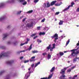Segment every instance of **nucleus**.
<instances>
[{"label":"nucleus","mask_w":79,"mask_h":79,"mask_svg":"<svg viewBox=\"0 0 79 79\" xmlns=\"http://www.w3.org/2000/svg\"><path fill=\"white\" fill-rule=\"evenodd\" d=\"M77 10L78 11H79V8L77 9Z\"/></svg>","instance_id":"nucleus-61"},{"label":"nucleus","mask_w":79,"mask_h":79,"mask_svg":"<svg viewBox=\"0 0 79 79\" xmlns=\"http://www.w3.org/2000/svg\"><path fill=\"white\" fill-rule=\"evenodd\" d=\"M76 55H77V54H79V50H78V51H77L76 52Z\"/></svg>","instance_id":"nucleus-40"},{"label":"nucleus","mask_w":79,"mask_h":79,"mask_svg":"<svg viewBox=\"0 0 79 79\" xmlns=\"http://www.w3.org/2000/svg\"><path fill=\"white\" fill-rule=\"evenodd\" d=\"M62 2H60V3L56 4L55 5H56V6H60V5H62Z\"/></svg>","instance_id":"nucleus-22"},{"label":"nucleus","mask_w":79,"mask_h":79,"mask_svg":"<svg viewBox=\"0 0 79 79\" xmlns=\"http://www.w3.org/2000/svg\"><path fill=\"white\" fill-rule=\"evenodd\" d=\"M50 3H49V2H47V8H48V7H50Z\"/></svg>","instance_id":"nucleus-15"},{"label":"nucleus","mask_w":79,"mask_h":79,"mask_svg":"<svg viewBox=\"0 0 79 79\" xmlns=\"http://www.w3.org/2000/svg\"><path fill=\"white\" fill-rule=\"evenodd\" d=\"M26 19H27V18H25L23 20V22H24V21H25V20H26Z\"/></svg>","instance_id":"nucleus-48"},{"label":"nucleus","mask_w":79,"mask_h":79,"mask_svg":"<svg viewBox=\"0 0 79 79\" xmlns=\"http://www.w3.org/2000/svg\"><path fill=\"white\" fill-rule=\"evenodd\" d=\"M8 53H9L8 52L7 53H3L1 54L0 55V58H3V57H4V56H8Z\"/></svg>","instance_id":"nucleus-5"},{"label":"nucleus","mask_w":79,"mask_h":79,"mask_svg":"<svg viewBox=\"0 0 79 79\" xmlns=\"http://www.w3.org/2000/svg\"><path fill=\"white\" fill-rule=\"evenodd\" d=\"M59 54L60 56H63L64 55V53L62 52H59Z\"/></svg>","instance_id":"nucleus-27"},{"label":"nucleus","mask_w":79,"mask_h":79,"mask_svg":"<svg viewBox=\"0 0 79 79\" xmlns=\"http://www.w3.org/2000/svg\"><path fill=\"white\" fill-rule=\"evenodd\" d=\"M4 6V4L1 3L0 4V8H2Z\"/></svg>","instance_id":"nucleus-23"},{"label":"nucleus","mask_w":79,"mask_h":79,"mask_svg":"<svg viewBox=\"0 0 79 79\" xmlns=\"http://www.w3.org/2000/svg\"><path fill=\"white\" fill-rule=\"evenodd\" d=\"M35 56H33L31 57V59H35Z\"/></svg>","instance_id":"nucleus-45"},{"label":"nucleus","mask_w":79,"mask_h":79,"mask_svg":"<svg viewBox=\"0 0 79 79\" xmlns=\"http://www.w3.org/2000/svg\"><path fill=\"white\" fill-rule=\"evenodd\" d=\"M39 1V0H35L34 1V3H37Z\"/></svg>","instance_id":"nucleus-32"},{"label":"nucleus","mask_w":79,"mask_h":79,"mask_svg":"<svg viewBox=\"0 0 79 79\" xmlns=\"http://www.w3.org/2000/svg\"><path fill=\"white\" fill-rule=\"evenodd\" d=\"M29 40H30V39H29L28 38H27V42H29Z\"/></svg>","instance_id":"nucleus-53"},{"label":"nucleus","mask_w":79,"mask_h":79,"mask_svg":"<svg viewBox=\"0 0 79 79\" xmlns=\"http://www.w3.org/2000/svg\"><path fill=\"white\" fill-rule=\"evenodd\" d=\"M31 66L32 68H33V67L34 66V64H32L31 65Z\"/></svg>","instance_id":"nucleus-43"},{"label":"nucleus","mask_w":79,"mask_h":79,"mask_svg":"<svg viewBox=\"0 0 79 79\" xmlns=\"http://www.w3.org/2000/svg\"><path fill=\"white\" fill-rule=\"evenodd\" d=\"M47 55V53L46 52H45L42 53V55L43 56H45V55Z\"/></svg>","instance_id":"nucleus-29"},{"label":"nucleus","mask_w":79,"mask_h":79,"mask_svg":"<svg viewBox=\"0 0 79 79\" xmlns=\"http://www.w3.org/2000/svg\"><path fill=\"white\" fill-rule=\"evenodd\" d=\"M32 12H33V10H31L27 12V13H29V14H30V13H32Z\"/></svg>","instance_id":"nucleus-25"},{"label":"nucleus","mask_w":79,"mask_h":79,"mask_svg":"<svg viewBox=\"0 0 79 79\" xmlns=\"http://www.w3.org/2000/svg\"><path fill=\"white\" fill-rule=\"evenodd\" d=\"M8 3H13V2H14V0L11 1L10 2V1H8Z\"/></svg>","instance_id":"nucleus-34"},{"label":"nucleus","mask_w":79,"mask_h":79,"mask_svg":"<svg viewBox=\"0 0 79 79\" xmlns=\"http://www.w3.org/2000/svg\"><path fill=\"white\" fill-rule=\"evenodd\" d=\"M4 36V37L3 38V40H4V39H5V38H6L7 36H8V34H3Z\"/></svg>","instance_id":"nucleus-14"},{"label":"nucleus","mask_w":79,"mask_h":79,"mask_svg":"<svg viewBox=\"0 0 79 79\" xmlns=\"http://www.w3.org/2000/svg\"><path fill=\"white\" fill-rule=\"evenodd\" d=\"M6 18V17H1L0 18V21H2V20H3V19H5Z\"/></svg>","instance_id":"nucleus-19"},{"label":"nucleus","mask_w":79,"mask_h":79,"mask_svg":"<svg viewBox=\"0 0 79 79\" xmlns=\"http://www.w3.org/2000/svg\"><path fill=\"white\" fill-rule=\"evenodd\" d=\"M74 4L75 3H74V2H72L71 4V6H70L73 7V5H74Z\"/></svg>","instance_id":"nucleus-30"},{"label":"nucleus","mask_w":79,"mask_h":79,"mask_svg":"<svg viewBox=\"0 0 79 79\" xmlns=\"http://www.w3.org/2000/svg\"><path fill=\"white\" fill-rule=\"evenodd\" d=\"M23 45H24V43H23V44H20V46H22Z\"/></svg>","instance_id":"nucleus-57"},{"label":"nucleus","mask_w":79,"mask_h":79,"mask_svg":"<svg viewBox=\"0 0 79 79\" xmlns=\"http://www.w3.org/2000/svg\"><path fill=\"white\" fill-rule=\"evenodd\" d=\"M28 43V41H26V42L24 43V44H27Z\"/></svg>","instance_id":"nucleus-55"},{"label":"nucleus","mask_w":79,"mask_h":79,"mask_svg":"<svg viewBox=\"0 0 79 79\" xmlns=\"http://www.w3.org/2000/svg\"><path fill=\"white\" fill-rule=\"evenodd\" d=\"M48 60H49V59H50V58H51V55H50V54H48Z\"/></svg>","instance_id":"nucleus-18"},{"label":"nucleus","mask_w":79,"mask_h":79,"mask_svg":"<svg viewBox=\"0 0 79 79\" xmlns=\"http://www.w3.org/2000/svg\"><path fill=\"white\" fill-rule=\"evenodd\" d=\"M71 71V69H68V70L67 71V72L68 73H70Z\"/></svg>","instance_id":"nucleus-35"},{"label":"nucleus","mask_w":79,"mask_h":79,"mask_svg":"<svg viewBox=\"0 0 79 79\" xmlns=\"http://www.w3.org/2000/svg\"><path fill=\"white\" fill-rule=\"evenodd\" d=\"M28 70L29 71H30V70H31V68H29L28 69Z\"/></svg>","instance_id":"nucleus-62"},{"label":"nucleus","mask_w":79,"mask_h":79,"mask_svg":"<svg viewBox=\"0 0 79 79\" xmlns=\"http://www.w3.org/2000/svg\"><path fill=\"white\" fill-rule=\"evenodd\" d=\"M32 52L33 53H38V52H39V51L37 50H34L32 51Z\"/></svg>","instance_id":"nucleus-21"},{"label":"nucleus","mask_w":79,"mask_h":79,"mask_svg":"<svg viewBox=\"0 0 79 79\" xmlns=\"http://www.w3.org/2000/svg\"><path fill=\"white\" fill-rule=\"evenodd\" d=\"M14 62V61L12 60H11L10 61H8L6 62L7 64H11L13 63Z\"/></svg>","instance_id":"nucleus-7"},{"label":"nucleus","mask_w":79,"mask_h":79,"mask_svg":"<svg viewBox=\"0 0 79 79\" xmlns=\"http://www.w3.org/2000/svg\"><path fill=\"white\" fill-rule=\"evenodd\" d=\"M20 2H25V0H20Z\"/></svg>","instance_id":"nucleus-44"},{"label":"nucleus","mask_w":79,"mask_h":79,"mask_svg":"<svg viewBox=\"0 0 79 79\" xmlns=\"http://www.w3.org/2000/svg\"><path fill=\"white\" fill-rule=\"evenodd\" d=\"M63 21L62 20H60V22L59 23V25H62L63 23Z\"/></svg>","instance_id":"nucleus-13"},{"label":"nucleus","mask_w":79,"mask_h":79,"mask_svg":"<svg viewBox=\"0 0 79 79\" xmlns=\"http://www.w3.org/2000/svg\"><path fill=\"white\" fill-rule=\"evenodd\" d=\"M69 79H72V77H69Z\"/></svg>","instance_id":"nucleus-63"},{"label":"nucleus","mask_w":79,"mask_h":79,"mask_svg":"<svg viewBox=\"0 0 79 79\" xmlns=\"http://www.w3.org/2000/svg\"><path fill=\"white\" fill-rule=\"evenodd\" d=\"M37 42H39V43H41V42H42V40H39V39H38L37 40Z\"/></svg>","instance_id":"nucleus-28"},{"label":"nucleus","mask_w":79,"mask_h":79,"mask_svg":"<svg viewBox=\"0 0 79 79\" xmlns=\"http://www.w3.org/2000/svg\"><path fill=\"white\" fill-rule=\"evenodd\" d=\"M28 73H29L28 74L29 75L27 76V77H26V75H25V77H24V79H28L29 77L30 76V73H31V72H29Z\"/></svg>","instance_id":"nucleus-8"},{"label":"nucleus","mask_w":79,"mask_h":79,"mask_svg":"<svg viewBox=\"0 0 79 79\" xmlns=\"http://www.w3.org/2000/svg\"><path fill=\"white\" fill-rule=\"evenodd\" d=\"M55 69V67H52L51 69V70H50V72H51V73H52V72H53Z\"/></svg>","instance_id":"nucleus-11"},{"label":"nucleus","mask_w":79,"mask_h":79,"mask_svg":"<svg viewBox=\"0 0 79 79\" xmlns=\"http://www.w3.org/2000/svg\"><path fill=\"white\" fill-rule=\"evenodd\" d=\"M69 42H70V40H69L67 41L66 43V46H67L68 44H69Z\"/></svg>","instance_id":"nucleus-24"},{"label":"nucleus","mask_w":79,"mask_h":79,"mask_svg":"<svg viewBox=\"0 0 79 79\" xmlns=\"http://www.w3.org/2000/svg\"><path fill=\"white\" fill-rule=\"evenodd\" d=\"M20 53H21V51H20V52L19 51L17 52V53H18L19 54H20Z\"/></svg>","instance_id":"nucleus-60"},{"label":"nucleus","mask_w":79,"mask_h":79,"mask_svg":"<svg viewBox=\"0 0 79 79\" xmlns=\"http://www.w3.org/2000/svg\"><path fill=\"white\" fill-rule=\"evenodd\" d=\"M10 77H6V79H10Z\"/></svg>","instance_id":"nucleus-51"},{"label":"nucleus","mask_w":79,"mask_h":79,"mask_svg":"<svg viewBox=\"0 0 79 79\" xmlns=\"http://www.w3.org/2000/svg\"><path fill=\"white\" fill-rule=\"evenodd\" d=\"M4 72H5L4 71H1L0 72V75H2V74H3V73H4Z\"/></svg>","instance_id":"nucleus-33"},{"label":"nucleus","mask_w":79,"mask_h":79,"mask_svg":"<svg viewBox=\"0 0 79 79\" xmlns=\"http://www.w3.org/2000/svg\"><path fill=\"white\" fill-rule=\"evenodd\" d=\"M60 14V12H56V14L55 15H59V14Z\"/></svg>","instance_id":"nucleus-41"},{"label":"nucleus","mask_w":79,"mask_h":79,"mask_svg":"<svg viewBox=\"0 0 79 79\" xmlns=\"http://www.w3.org/2000/svg\"><path fill=\"white\" fill-rule=\"evenodd\" d=\"M70 7H71V6H69L67 8L65 9L62 11L63 12L64 11H67V10H68Z\"/></svg>","instance_id":"nucleus-9"},{"label":"nucleus","mask_w":79,"mask_h":79,"mask_svg":"<svg viewBox=\"0 0 79 79\" xmlns=\"http://www.w3.org/2000/svg\"><path fill=\"white\" fill-rule=\"evenodd\" d=\"M40 27H37V30H40Z\"/></svg>","instance_id":"nucleus-46"},{"label":"nucleus","mask_w":79,"mask_h":79,"mask_svg":"<svg viewBox=\"0 0 79 79\" xmlns=\"http://www.w3.org/2000/svg\"><path fill=\"white\" fill-rule=\"evenodd\" d=\"M40 64V62H38L36 64H35V68H36L39 64Z\"/></svg>","instance_id":"nucleus-12"},{"label":"nucleus","mask_w":79,"mask_h":79,"mask_svg":"<svg viewBox=\"0 0 79 79\" xmlns=\"http://www.w3.org/2000/svg\"><path fill=\"white\" fill-rule=\"evenodd\" d=\"M23 58V56L20 57V60H22Z\"/></svg>","instance_id":"nucleus-58"},{"label":"nucleus","mask_w":79,"mask_h":79,"mask_svg":"<svg viewBox=\"0 0 79 79\" xmlns=\"http://www.w3.org/2000/svg\"><path fill=\"white\" fill-rule=\"evenodd\" d=\"M72 79H75V78H74V77H73Z\"/></svg>","instance_id":"nucleus-64"},{"label":"nucleus","mask_w":79,"mask_h":79,"mask_svg":"<svg viewBox=\"0 0 79 79\" xmlns=\"http://www.w3.org/2000/svg\"><path fill=\"white\" fill-rule=\"evenodd\" d=\"M29 62V60H25L24 61V63H28Z\"/></svg>","instance_id":"nucleus-38"},{"label":"nucleus","mask_w":79,"mask_h":79,"mask_svg":"<svg viewBox=\"0 0 79 79\" xmlns=\"http://www.w3.org/2000/svg\"><path fill=\"white\" fill-rule=\"evenodd\" d=\"M30 61H31V62H32V61H35V59H34V60H30Z\"/></svg>","instance_id":"nucleus-52"},{"label":"nucleus","mask_w":79,"mask_h":79,"mask_svg":"<svg viewBox=\"0 0 79 79\" xmlns=\"http://www.w3.org/2000/svg\"><path fill=\"white\" fill-rule=\"evenodd\" d=\"M21 13V11H18L17 13V15H20V14Z\"/></svg>","instance_id":"nucleus-37"},{"label":"nucleus","mask_w":79,"mask_h":79,"mask_svg":"<svg viewBox=\"0 0 79 79\" xmlns=\"http://www.w3.org/2000/svg\"><path fill=\"white\" fill-rule=\"evenodd\" d=\"M38 37V36H36L33 38V39H35L37 37Z\"/></svg>","instance_id":"nucleus-50"},{"label":"nucleus","mask_w":79,"mask_h":79,"mask_svg":"<svg viewBox=\"0 0 79 79\" xmlns=\"http://www.w3.org/2000/svg\"><path fill=\"white\" fill-rule=\"evenodd\" d=\"M53 47L52 48H51V46H52V45L49 44V46L47 47V49L48 50H49V49H50V51H53V50L54 48H55V44H52Z\"/></svg>","instance_id":"nucleus-2"},{"label":"nucleus","mask_w":79,"mask_h":79,"mask_svg":"<svg viewBox=\"0 0 79 79\" xmlns=\"http://www.w3.org/2000/svg\"><path fill=\"white\" fill-rule=\"evenodd\" d=\"M32 44H31L29 48H28L29 50H31V49L32 48Z\"/></svg>","instance_id":"nucleus-26"},{"label":"nucleus","mask_w":79,"mask_h":79,"mask_svg":"<svg viewBox=\"0 0 79 79\" xmlns=\"http://www.w3.org/2000/svg\"><path fill=\"white\" fill-rule=\"evenodd\" d=\"M77 57H76L75 58H74L73 60V63H75L76 61H77Z\"/></svg>","instance_id":"nucleus-17"},{"label":"nucleus","mask_w":79,"mask_h":79,"mask_svg":"<svg viewBox=\"0 0 79 79\" xmlns=\"http://www.w3.org/2000/svg\"><path fill=\"white\" fill-rule=\"evenodd\" d=\"M1 48H2V49H4V48H5V47L4 46H2L1 47Z\"/></svg>","instance_id":"nucleus-49"},{"label":"nucleus","mask_w":79,"mask_h":79,"mask_svg":"<svg viewBox=\"0 0 79 79\" xmlns=\"http://www.w3.org/2000/svg\"><path fill=\"white\" fill-rule=\"evenodd\" d=\"M26 4H27V2H25L23 3V5H26Z\"/></svg>","instance_id":"nucleus-36"},{"label":"nucleus","mask_w":79,"mask_h":79,"mask_svg":"<svg viewBox=\"0 0 79 79\" xmlns=\"http://www.w3.org/2000/svg\"><path fill=\"white\" fill-rule=\"evenodd\" d=\"M45 20V19H42L41 21V23L44 22Z\"/></svg>","instance_id":"nucleus-39"},{"label":"nucleus","mask_w":79,"mask_h":79,"mask_svg":"<svg viewBox=\"0 0 79 79\" xmlns=\"http://www.w3.org/2000/svg\"><path fill=\"white\" fill-rule=\"evenodd\" d=\"M39 34L40 35H45V33L44 32H40Z\"/></svg>","instance_id":"nucleus-16"},{"label":"nucleus","mask_w":79,"mask_h":79,"mask_svg":"<svg viewBox=\"0 0 79 79\" xmlns=\"http://www.w3.org/2000/svg\"><path fill=\"white\" fill-rule=\"evenodd\" d=\"M79 48H78L77 49H73L72 50H71V52H72L71 54V56H76V52H75V51H76V50H78Z\"/></svg>","instance_id":"nucleus-3"},{"label":"nucleus","mask_w":79,"mask_h":79,"mask_svg":"<svg viewBox=\"0 0 79 79\" xmlns=\"http://www.w3.org/2000/svg\"><path fill=\"white\" fill-rule=\"evenodd\" d=\"M77 75H76L74 76L73 77L75 78V77H77Z\"/></svg>","instance_id":"nucleus-56"},{"label":"nucleus","mask_w":79,"mask_h":79,"mask_svg":"<svg viewBox=\"0 0 79 79\" xmlns=\"http://www.w3.org/2000/svg\"><path fill=\"white\" fill-rule=\"evenodd\" d=\"M33 23L32 22L31 23H28L27 25V27L28 28L31 27L33 26Z\"/></svg>","instance_id":"nucleus-6"},{"label":"nucleus","mask_w":79,"mask_h":79,"mask_svg":"<svg viewBox=\"0 0 79 79\" xmlns=\"http://www.w3.org/2000/svg\"><path fill=\"white\" fill-rule=\"evenodd\" d=\"M66 70V68H64V69L61 70V72H60V73L62 75L60 77V79H67L66 78H65L66 76L64 75Z\"/></svg>","instance_id":"nucleus-1"},{"label":"nucleus","mask_w":79,"mask_h":79,"mask_svg":"<svg viewBox=\"0 0 79 79\" xmlns=\"http://www.w3.org/2000/svg\"><path fill=\"white\" fill-rule=\"evenodd\" d=\"M25 52V50H23V51H20V52Z\"/></svg>","instance_id":"nucleus-59"},{"label":"nucleus","mask_w":79,"mask_h":79,"mask_svg":"<svg viewBox=\"0 0 79 79\" xmlns=\"http://www.w3.org/2000/svg\"><path fill=\"white\" fill-rule=\"evenodd\" d=\"M51 38L52 39H53V38H55V40H54V42H56V40H58V34L56 33L55 35H54L53 36L51 37Z\"/></svg>","instance_id":"nucleus-4"},{"label":"nucleus","mask_w":79,"mask_h":79,"mask_svg":"<svg viewBox=\"0 0 79 79\" xmlns=\"http://www.w3.org/2000/svg\"><path fill=\"white\" fill-rule=\"evenodd\" d=\"M36 34H37V33H34V34H32L31 35V37H33V36H35V35Z\"/></svg>","instance_id":"nucleus-31"},{"label":"nucleus","mask_w":79,"mask_h":79,"mask_svg":"<svg viewBox=\"0 0 79 79\" xmlns=\"http://www.w3.org/2000/svg\"><path fill=\"white\" fill-rule=\"evenodd\" d=\"M52 76H53V74H50V75H49L48 77V79H51V78H52Z\"/></svg>","instance_id":"nucleus-20"},{"label":"nucleus","mask_w":79,"mask_h":79,"mask_svg":"<svg viewBox=\"0 0 79 79\" xmlns=\"http://www.w3.org/2000/svg\"><path fill=\"white\" fill-rule=\"evenodd\" d=\"M11 44V42L10 41H8L7 42V44Z\"/></svg>","instance_id":"nucleus-54"},{"label":"nucleus","mask_w":79,"mask_h":79,"mask_svg":"<svg viewBox=\"0 0 79 79\" xmlns=\"http://www.w3.org/2000/svg\"><path fill=\"white\" fill-rule=\"evenodd\" d=\"M56 1H52L51 3V6L53 5H54V4H55V3H56Z\"/></svg>","instance_id":"nucleus-10"},{"label":"nucleus","mask_w":79,"mask_h":79,"mask_svg":"<svg viewBox=\"0 0 79 79\" xmlns=\"http://www.w3.org/2000/svg\"><path fill=\"white\" fill-rule=\"evenodd\" d=\"M76 68V66H74L71 68V69H74V68Z\"/></svg>","instance_id":"nucleus-47"},{"label":"nucleus","mask_w":79,"mask_h":79,"mask_svg":"<svg viewBox=\"0 0 79 79\" xmlns=\"http://www.w3.org/2000/svg\"><path fill=\"white\" fill-rule=\"evenodd\" d=\"M41 79H48V78L47 77H44V78H41Z\"/></svg>","instance_id":"nucleus-42"}]
</instances>
